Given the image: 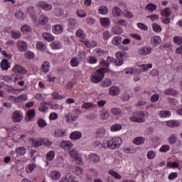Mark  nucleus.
Listing matches in <instances>:
<instances>
[{"label":"nucleus","mask_w":182,"mask_h":182,"mask_svg":"<svg viewBox=\"0 0 182 182\" xmlns=\"http://www.w3.org/2000/svg\"><path fill=\"white\" fill-rule=\"evenodd\" d=\"M156 9H157V6H156L154 4H149L146 6V11H148L149 12H153V11H156Z\"/></svg>","instance_id":"45"},{"label":"nucleus","mask_w":182,"mask_h":182,"mask_svg":"<svg viewBox=\"0 0 182 182\" xmlns=\"http://www.w3.org/2000/svg\"><path fill=\"white\" fill-rule=\"evenodd\" d=\"M73 173L76 176H82L83 174V169L79 166H74L73 168Z\"/></svg>","instance_id":"38"},{"label":"nucleus","mask_w":182,"mask_h":182,"mask_svg":"<svg viewBox=\"0 0 182 182\" xmlns=\"http://www.w3.org/2000/svg\"><path fill=\"white\" fill-rule=\"evenodd\" d=\"M16 46H17V49H18L20 52H25V50L28 49V44L26 43V42L23 41H18L16 43Z\"/></svg>","instance_id":"10"},{"label":"nucleus","mask_w":182,"mask_h":182,"mask_svg":"<svg viewBox=\"0 0 182 182\" xmlns=\"http://www.w3.org/2000/svg\"><path fill=\"white\" fill-rule=\"evenodd\" d=\"M35 167H36L35 165H33V164L28 165L26 168V173H28V174L32 173V171H33V170L35 169Z\"/></svg>","instance_id":"61"},{"label":"nucleus","mask_w":182,"mask_h":182,"mask_svg":"<svg viewBox=\"0 0 182 182\" xmlns=\"http://www.w3.org/2000/svg\"><path fill=\"white\" fill-rule=\"evenodd\" d=\"M110 142V139L107 141H105L103 144L98 143L97 146H99L100 147H102V149H110V145H109V143Z\"/></svg>","instance_id":"46"},{"label":"nucleus","mask_w":182,"mask_h":182,"mask_svg":"<svg viewBox=\"0 0 182 182\" xmlns=\"http://www.w3.org/2000/svg\"><path fill=\"white\" fill-rule=\"evenodd\" d=\"M109 174H110V176H112V177H114V178H117V180H120V178H122V176H120V174L114 171H109Z\"/></svg>","instance_id":"52"},{"label":"nucleus","mask_w":182,"mask_h":182,"mask_svg":"<svg viewBox=\"0 0 182 182\" xmlns=\"http://www.w3.org/2000/svg\"><path fill=\"white\" fill-rule=\"evenodd\" d=\"M88 63H90L91 65H95L97 62V58L95 56H89L87 59Z\"/></svg>","instance_id":"54"},{"label":"nucleus","mask_w":182,"mask_h":182,"mask_svg":"<svg viewBox=\"0 0 182 182\" xmlns=\"http://www.w3.org/2000/svg\"><path fill=\"white\" fill-rule=\"evenodd\" d=\"M50 46L51 49L56 50L58 49L62 48V43H60V41H55L51 43Z\"/></svg>","instance_id":"28"},{"label":"nucleus","mask_w":182,"mask_h":182,"mask_svg":"<svg viewBox=\"0 0 182 182\" xmlns=\"http://www.w3.org/2000/svg\"><path fill=\"white\" fill-rule=\"evenodd\" d=\"M54 14H55V16H58V17L63 16V9H62L60 8L55 9Z\"/></svg>","instance_id":"56"},{"label":"nucleus","mask_w":182,"mask_h":182,"mask_svg":"<svg viewBox=\"0 0 182 182\" xmlns=\"http://www.w3.org/2000/svg\"><path fill=\"white\" fill-rule=\"evenodd\" d=\"M62 174L59 171H53L50 173V177L53 178V180H59Z\"/></svg>","instance_id":"27"},{"label":"nucleus","mask_w":182,"mask_h":182,"mask_svg":"<svg viewBox=\"0 0 182 182\" xmlns=\"http://www.w3.org/2000/svg\"><path fill=\"white\" fill-rule=\"evenodd\" d=\"M38 6L42 8L44 11H52V4H49L45 1H39L38 3Z\"/></svg>","instance_id":"15"},{"label":"nucleus","mask_w":182,"mask_h":182,"mask_svg":"<svg viewBox=\"0 0 182 182\" xmlns=\"http://www.w3.org/2000/svg\"><path fill=\"white\" fill-rule=\"evenodd\" d=\"M109 93L111 96H119L120 95V87L112 86L109 88Z\"/></svg>","instance_id":"14"},{"label":"nucleus","mask_w":182,"mask_h":182,"mask_svg":"<svg viewBox=\"0 0 182 182\" xmlns=\"http://www.w3.org/2000/svg\"><path fill=\"white\" fill-rule=\"evenodd\" d=\"M21 29L22 32L27 33V32H31V28L28 25H24L21 26Z\"/></svg>","instance_id":"62"},{"label":"nucleus","mask_w":182,"mask_h":182,"mask_svg":"<svg viewBox=\"0 0 182 182\" xmlns=\"http://www.w3.org/2000/svg\"><path fill=\"white\" fill-rule=\"evenodd\" d=\"M122 143V138L120 137L112 138V139H109V142H108V146H109V149L114 150V149H119Z\"/></svg>","instance_id":"4"},{"label":"nucleus","mask_w":182,"mask_h":182,"mask_svg":"<svg viewBox=\"0 0 182 182\" xmlns=\"http://www.w3.org/2000/svg\"><path fill=\"white\" fill-rule=\"evenodd\" d=\"M55 137H65L68 136V132L65 129H60L55 131Z\"/></svg>","instance_id":"29"},{"label":"nucleus","mask_w":182,"mask_h":182,"mask_svg":"<svg viewBox=\"0 0 182 182\" xmlns=\"http://www.w3.org/2000/svg\"><path fill=\"white\" fill-rule=\"evenodd\" d=\"M123 14V11L117 6H114L112 8V16H114V18H117Z\"/></svg>","instance_id":"23"},{"label":"nucleus","mask_w":182,"mask_h":182,"mask_svg":"<svg viewBox=\"0 0 182 182\" xmlns=\"http://www.w3.org/2000/svg\"><path fill=\"white\" fill-rule=\"evenodd\" d=\"M168 150H170L169 145H163L159 149L161 153H167V151H168Z\"/></svg>","instance_id":"63"},{"label":"nucleus","mask_w":182,"mask_h":182,"mask_svg":"<svg viewBox=\"0 0 182 182\" xmlns=\"http://www.w3.org/2000/svg\"><path fill=\"white\" fill-rule=\"evenodd\" d=\"M11 36L14 39H19V38H21V32L13 31L11 32Z\"/></svg>","instance_id":"59"},{"label":"nucleus","mask_w":182,"mask_h":182,"mask_svg":"<svg viewBox=\"0 0 182 182\" xmlns=\"http://www.w3.org/2000/svg\"><path fill=\"white\" fill-rule=\"evenodd\" d=\"M69 22V26L71 28V29H76L77 26H79V24L77 23V21L75 18H70L68 20Z\"/></svg>","instance_id":"32"},{"label":"nucleus","mask_w":182,"mask_h":182,"mask_svg":"<svg viewBox=\"0 0 182 182\" xmlns=\"http://www.w3.org/2000/svg\"><path fill=\"white\" fill-rule=\"evenodd\" d=\"M152 28H153L154 32H157L158 33H160V31H161V26H160L157 23H154L152 25Z\"/></svg>","instance_id":"60"},{"label":"nucleus","mask_w":182,"mask_h":182,"mask_svg":"<svg viewBox=\"0 0 182 182\" xmlns=\"http://www.w3.org/2000/svg\"><path fill=\"white\" fill-rule=\"evenodd\" d=\"M29 141L31 143L32 147H41V146H42V138H31L30 139Z\"/></svg>","instance_id":"11"},{"label":"nucleus","mask_w":182,"mask_h":182,"mask_svg":"<svg viewBox=\"0 0 182 182\" xmlns=\"http://www.w3.org/2000/svg\"><path fill=\"white\" fill-rule=\"evenodd\" d=\"M76 36L77 38H81V39H85V38H86V34H85L83 30L79 29L76 32Z\"/></svg>","instance_id":"51"},{"label":"nucleus","mask_w":182,"mask_h":182,"mask_svg":"<svg viewBox=\"0 0 182 182\" xmlns=\"http://www.w3.org/2000/svg\"><path fill=\"white\" fill-rule=\"evenodd\" d=\"M6 92H7V93L15 95L16 93V89L14 88L12 86L8 85L6 87Z\"/></svg>","instance_id":"57"},{"label":"nucleus","mask_w":182,"mask_h":182,"mask_svg":"<svg viewBox=\"0 0 182 182\" xmlns=\"http://www.w3.org/2000/svg\"><path fill=\"white\" fill-rule=\"evenodd\" d=\"M144 141H146V139H144V137L138 136L134 139L133 143L136 146H140L143 144Z\"/></svg>","instance_id":"36"},{"label":"nucleus","mask_w":182,"mask_h":182,"mask_svg":"<svg viewBox=\"0 0 182 182\" xmlns=\"http://www.w3.org/2000/svg\"><path fill=\"white\" fill-rule=\"evenodd\" d=\"M164 95H168L170 96L177 95V91L173 88H167L164 91Z\"/></svg>","instance_id":"37"},{"label":"nucleus","mask_w":182,"mask_h":182,"mask_svg":"<svg viewBox=\"0 0 182 182\" xmlns=\"http://www.w3.org/2000/svg\"><path fill=\"white\" fill-rule=\"evenodd\" d=\"M74 113H75L77 115H73L72 114H66L65 117L67 119V122H69L70 123H73V122H76L77 119H79V114H80V110L76 109L74 110Z\"/></svg>","instance_id":"5"},{"label":"nucleus","mask_w":182,"mask_h":182,"mask_svg":"<svg viewBox=\"0 0 182 182\" xmlns=\"http://www.w3.org/2000/svg\"><path fill=\"white\" fill-rule=\"evenodd\" d=\"M106 72H109V68H100L95 73L92 74L91 82L92 83H99V82H102V79L105 77V73H106Z\"/></svg>","instance_id":"2"},{"label":"nucleus","mask_w":182,"mask_h":182,"mask_svg":"<svg viewBox=\"0 0 182 182\" xmlns=\"http://www.w3.org/2000/svg\"><path fill=\"white\" fill-rule=\"evenodd\" d=\"M88 159L90 160V161H91L92 163H99V161H100V156H99V155L96 154H90L88 156Z\"/></svg>","instance_id":"22"},{"label":"nucleus","mask_w":182,"mask_h":182,"mask_svg":"<svg viewBox=\"0 0 182 182\" xmlns=\"http://www.w3.org/2000/svg\"><path fill=\"white\" fill-rule=\"evenodd\" d=\"M70 139H71V140H79L82 139V132L79 131L72 132L70 135Z\"/></svg>","instance_id":"21"},{"label":"nucleus","mask_w":182,"mask_h":182,"mask_svg":"<svg viewBox=\"0 0 182 182\" xmlns=\"http://www.w3.org/2000/svg\"><path fill=\"white\" fill-rule=\"evenodd\" d=\"M38 110L40 112H42L43 113H46L48 110H49V107H48V105L45 102H41V107L38 108Z\"/></svg>","instance_id":"44"},{"label":"nucleus","mask_w":182,"mask_h":182,"mask_svg":"<svg viewBox=\"0 0 182 182\" xmlns=\"http://www.w3.org/2000/svg\"><path fill=\"white\" fill-rule=\"evenodd\" d=\"M41 70L44 73H48L50 70V63L49 61H44L41 66Z\"/></svg>","instance_id":"24"},{"label":"nucleus","mask_w":182,"mask_h":182,"mask_svg":"<svg viewBox=\"0 0 182 182\" xmlns=\"http://www.w3.org/2000/svg\"><path fill=\"white\" fill-rule=\"evenodd\" d=\"M52 30L53 33H55V35H59L63 32V26L56 24L53 26Z\"/></svg>","instance_id":"19"},{"label":"nucleus","mask_w":182,"mask_h":182,"mask_svg":"<svg viewBox=\"0 0 182 182\" xmlns=\"http://www.w3.org/2000/svg\"><path fill=\"white\" fill-rule=\"evenodd\" d=\"M36 49H38V50H41V52H45V50H46V44H45L42 41H39L36 43Z\"/></svg>","instance_id":"34"},{"label":"nucleus","mask_w":182,"mask_h":182,"mask_svg":"<svg viewBox=\"0 0 182 182\" xmlns=\"http://www.w3.org/2000/svg\"><path fill=\"white\" fill-rule=\"evenodd\" d=\"M98 12L101 15H107V14L109 13V10L107 9V7L102 6L99 8Z\"/></svg>","instance_id":"48"},{"label":"nucleus","mask_w":182,"mask_h":182,"mask_svg":"<svg viewBox=\"0 0 182 182\" xmlns=\"http://www.w3.org/2000/svg\"><path fill=\"white\" fill-rule=\"evenodd\" d=\"M113 23L117 26H127V21L124 19L114 20Z\"/></svg>","instance_id":"31"},{"label":"nucleus","mask_w":182,"mask_h":182,"mask_svg":"<svg viewBox=\"0 0 182 182\" xmlns=\"http://www.w3.org/2000/svg\"><path fill=\"white\" fill-rule=\"evenodd\" d=\"M16 153H17L18 156H25L26 153V148L23 146H19L16 149Z\"/></svg>","instance_id":"41"},{"label":"nucleus","mask_w":182,"mask_h":182,"mask_svg":"<svg viewBox=\"0 0 182 182\" xmlns=\"http://www.w3.org/2000/svg\"><path fill=\"white\" fill-rule=\"evenodd\" d=\"M49 22V17L46 15H41L38 18L39 25H46Z\"/></svg>","instance_id":"25"},{"label":"nucleus","mask_w":182,"mask_h":182,"mask_svg":"<svg viewBox=\"0 0 182 182\" xmlns=\"http://www.w3.org/2000/svg\"><path fill=\"white\" fill-rule=\"evenodd\" d=\"M0 68L1 70H8L11 68V63L8 62L6 59H3L0 63Z\"/></svg>","instance_id":"17"},{"label":"nucleus","mask_w":182,"mask_h":182,"mask_svg":"<svg viewBox=\"0 0 182 182\" xmlns=\"http://www.w3.org/2000/svg\"><path fill=\"white\" fill-rule=\"evenodd\" d=\"M122 126L120 124H114L111 127L112 132H119V130H122Z\"/></svg>","instance_id":"50"},{"label":"nucleus","mask_w":182,"mask_h":182,"mask_svg":"<svg viewBox=\"0 0 182 182\" xmlns=\"http://www.w3.org/2000/svg\"><path fill=\"white\" fill-rule=\"evenodd\" d=\"M38 124L39 126V127H46V126L48 125V124H46V121H45V119H40L38 122Z\"/></svg>","instance_id":"64"},{"label":"nucleus","mask_w":182,"mask_h":182,"mask_svg":"<svg viewBox=\"0 0 182 182\" xmlns=\"http://www.w3.org/2000/svg\"><path fill=\"white\" fill-rule=\"evenodd\" d=\"M111 113L113 114V116H115V117H122L124 113L123 112V110H122L119 108H112L111 109Z\"/></svg>","instance_id":"13"},{"label":"nucleus","mask_w":182,"mask_h":182,"mask_svg":"<svg viewBox=\"0 0 182 182\" xmlns=\"http://www.w3.org/2000/svg\"><path fill=\"white\" fill-rule=\"evenodd\" d=\"M150 114L146 111H138L132 113L129 117V120L134 123H144L146 117H149Z\"/></svg>","instance_id":"1"},{"label":"nucleus","mask_w":182,"mask_h":182,"mask_svg":"<svg viewBox=\"0 0 182 182\" xmlns=\"http://www.w3.org/2000/svg\"><path fill=\"white\" fill-rule=\"evenodd\" d=\"M60 147L64 150H70V149L73 147V144L69 141H63L60 144Z\"/></svg>","instance_id":"16"},{"label":"nucleus","mask_w":182,"mask_h":182,"mask_svg":"<svg viewBox=\"0 0 182 182\" xmlns=\"http://www.w3.org/2000/svg\"><path fill=\"white\" fill-rule=\"evenodd\" d=\"M46 159L48 160V161H52L55 159V151H50L46 154Z\"/></svg>","instance_id":"49"},{"label":"nucleus","mask_w":182,"mask_h":182,"mask_svg":"<svg viewBox=\"0 0 182 182\" xmlns=\"http://www.w3.org/2000/svg\"><path fill=\"white\" fill-rule=\"evenodd\" d=\"M110 116V114H109V112L106 109H102L101 110V114H100V119L101 120H107Z\"/></svg>","instance_id":"35"},{"label":"nucleus","mask_w":182,"mask_h":182,"mask_svg":"<svg viewBox=\"0 0 182 182\" xmlns=\"http://www.w3.org/2000/svg\"><path fill=\"white\" fill-rule=\"evenodd\" d=\"M69 154L73 159H75L77 164H83V159L79 156L77 151L75 149H73L69 151Z\"/></svg>","instance_id":"6"},{"label":"nucleus","mask_w":182,"mask_h":182,"mask_svg":"<svg viewBox=\"0 0 182 182\" xmlns=\"http://www.w3.org/2000/svg\"><path fill=\"white\" fill-rule=\"evenodd\" d=\"M166 126H168V127H178L180 126V122L173 120L168 121L166 122Z\"/></svg>","instance_id":"43"},{"label":"nucleus","mask_w":182,"mask_h":182,"mask_svg":"<svg viewBox=\"0 0 182 182\" xmlns=\"http://www.w3.org/2000/svg\"><path fill=\"white\" fill-rule=\"evenodd\" d=\"M111 32L114 35H122L123 33V28L120 26L115 25L112 27Z\"/></svg>","instance_id":"12"},{"label":"nucleus","mask_w":182,"mask_h":182,"mask_svg":"<svg viewBox=\"0 0 182 182\" xmlns=\"http://www.w3.org/2000/svg\"><path fill=\"white\" fill-rule=\"evenodd\" d=\"M12 119L14 123H19L23 119V114L21 111H16L12 114Z\"/></svg>","instance_id":"7"},{"label":"nucleus","mask_w":182,"mask_h":182,"mask_svg":"<svg viewBox=\"0 0 182 182\" xmlns=\"http://www.w3.org/2000/svg\"><path fill=\"white\" fill-rule=\"evenodd\" d=\"M151 42L152 45H154L155 46H159V45L161 43V38L159 36H155L151 38Z\"/></svg>","instance_id":"30"},{"label":"nucleus","mask_w":182,"mask_h":182,"mask_svg":"<svg viewBox=\"0 0 182 182\" xmlns=\"http://www.w3.org/2000/svg\"><path fill=\"white\" fill-rule=\"evenodd\" d=\"M100 23L103 28H107L110 26V18H100Z\"/></svg>","instance_id":"33"},{"label":"nucleus","mask_w":182,"mask_h":182,"mask_svg":"<svg viewBox=\"0 0 182 182\" xmlns=\"http://www.w3.org/2000/svg\"><path fill=\"white\" fill-rule=\"evenodd\" d=\"M168 141L169 144H176V143H177V135H176V134H171L168 137Z\"/></svg>","instance_id":"42"},{"label":"nucleus","mask_w":182,"mask_h":182,"mask_svg":"<svg viewBox=\"0 0 182 182\" xmlns=\"http://www.w3.org/2000/svg\"><path fill=\"white\" fill-rule=\"evenodd\" d=\"M27 11L33 22H36V21H38V18L36 17V16H35V9L33 8V6H28L27 8Z\"/></svg>","instance_id":"20"},{"label":"nucleus","mask_w":182,"mask_h":182,"mask_svg":"<svg viewBox=\"0 0 182 182\" xmlns=\"http://www.w3.org/2000/svg\"><path fill=\"white\" fill-rule=\"evenodd\" d=\"M117 60L113 58L112 57H108L107 58V62L108 63V65L110 66V63H114L116 66H122L123 63H124V60L123 59L124 55L122 53V52L118 51L115 54Z\"/></svg>","instance_id":"3"},{"label":"nucleus","mask_w":182,"mask_h":182,"mask_svg":"<svg viewBox=\"0 0 182 182\" xmlns=\"http://www.w3.org/2000/svg\"><path fill=\"white\" fill-rule=\"evenodd\" d=\"M41 145L43 146H52V141L48 139L41 138Z\"/></svg>","instance_id":"58"},{"label":"nucleus","mask_w":182,"mask_h":182,"mask_svg":"<svg viewBox=\"0 0 182 182\" xmlns=\"http://www.w3.org/2000/svg\"><path fill=\"white\" fill-rule=\"evenodd\" d=\"M173 42L176 45H178V46H181L182 45V37L180 36H175L173 38Z\"/></svg>","instance_id":"47"},{"label":"nucleus","mask_w":182,"mask_h":182,"mask_svg":"<svg viewBox=\"0 0 182 182\" xmlns=\"http://www.w3.org/2000/svg\"><path fill=\"white\" fill-rule=\"evenodd\" d=\"M140 68H141L143 72H147L149 69H151V68H153V64H143L140 65Z\"/></svg>","instance_id":"55"},{"label":"nucleus","mask_w":182,"mask_h":182,"mask_svg":"<svg viewBox=\"0 0 182 182\" xmlns=\"http://www.w3.org/2000/svg\"><path fill=\"white\" fill-rule=\"evenodd\" d=\"M159 114L161 117H169L171 116V112L170 111H160Z\"/></svg>","instance_id":"53"},{"label":"nucleus","mask_w":182,"mask_h":182,"mask_svg":"<svg viewBox=\"0 0 182 182\" xmlns=\"http://www.w3.org/2000/svg\"><path fill=\"white\" fill-rule=\"evenodd\" d=\"M138 53L141 56H147L151 53V48L147 46H143L139 48Z\"/></svg>","instance_id":"8"},{"label":"nucleus","mask_w":182,"mask_h":182,"mask_svg":"<svg viewBox=\"0 0 182 182\" xmlns=\"http://www.w3.org/2000/svg\"><path fill=\"white\" fill-rule=\"evenodd\" d=\"M70 65L72 68H77L80 65V60L77 57H74L70 60Z\"/></svg>","instance_id":"26"},{"label":"nucleus","mask_w":182,"mask_h":182,"mask_svg":"<svg viewBox=\"0 0 182 182\" xmlns=\"http://www.w3.org/2000/svg\"><path fill=\"white\" fill-rule=\"evenodd\" d=\"M13 71L14 73H18V75H26V69L22 67L21 65H16L14 68Z\"/></svg>","instance_id":"9"},{"label":"nucleus","mask_w":182,"mask_h":182,"mask_svg":"<svg viewBox=\"0 0 182 182\" xmlns=\"http://www.w3.org/2000/svg\"><path fill=\"white\" fill-rule=\"evenodd\" d=\"M161 15L162 16H166V18H168V16H171V10L170 9V8L164 9L161 10Z\"/></svg>","instance_id":"39"},{"label":"nucleus","mask_w":182,"mask_h":182,"mask_svg":"<svg viewBox=\"0 0 182 182\" xmlns=\"http://www.w3.org/2000/svg\"><path fill=\"white\" fill-rule=\"evenodd\" d=\"M122 41H123V38L120 36L114 37L112 44L114 45V46H119V45L122 43Z\"/></svg>","instance_id":"40"},{"label":"nucleus","mask_w":182,"mask_h":182,"mask_svg":"<svg viewBox=\"0 0 182 182\" xmlns=\"http://www.w3.org/2000/svg\"><path fill=\"white\" fill-rule=\"evenodd\" d=\"M42 36L43 39H44V41H46L47 42H53V40L55 39V36L47 32L43 33Z\"/></svg>","instance_id":"18"}]
</instances>
